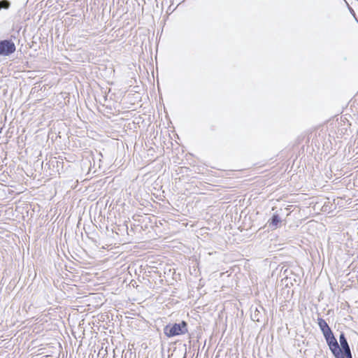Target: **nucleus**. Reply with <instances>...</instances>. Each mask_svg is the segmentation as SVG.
Instances as JSON below:
<instances>
[{
    "label": "nucleus",
    "instance_id": "obj_1",
    "mask_svg": "<svg viewBox=\"0 0 358 358\" xmlns=\"http://www.w3.org/2000/svg\"><path fill=\"white\" fill-rule=\"evenodd\" d=\"M317 324L334 358H352L350 345L343 332H341L339 335L338 343L331 327L325 320L318 317Z\"/></svg>",
    "mask_w": 358,
    "mask_h": 358
},
{
    "label": "nucleus",
    "instance_id": "obj_8",
    "mask_svg": "<svg viewBox=\"0 0 358 358\" xmlns=\"http://www.w3.org/2000/svg\"><path fill=\"white\" fill-rule=\"evenodd\" d=\"M296 282V279L294 278V280H292V282Z\"/></svg>",
    "mask_w": 358,
    "mask_h": 358
},
{
    "label": "nucleus",
    "instance_id": "obj_6",
    "mask_svg": "<svg viewBox=\"0 0 358 358\" xmlns=\"http://www.w3.org/2000/svg\"><path fill=\"white\" fill-rule=\"evenodd\" d=\"M259 311L257 309L255 310L254 314L251 315V318L253 321L259 322Z\"/></svg>",
    "mask_w": 358,
    "mask_h": 358
},
{
    "label": "nucleus",
    "instance_id": "obj_4",
    "mask_svg": "<svg viewBox=\"0 0 358 358\" xmlns=\"http://www.w3.org/2000/svg\"><path fill=\"white\" fill-rule=\"evenodd\" d=\"M281 222H282V220H281L280 215L275 213L268 220L267 224H268V227L271 230H274L280 227Z\"/></svg>",
    "mask_w": 358,
    "mask_h": 358
},
{
    "label": "nucleus",
    "instance_id": "obj_5",
    "mask_svg": "<svg viewBox=\"0 0 358 358\" xmlns=\"http://www.w3.org/2000/svg\"><path fill=\"white\" fill-rule=\"evenodd\" d=\"M10 6V2L8 0L0 1V10L1 9H8Z\"/></svg>",
    "mask_w": 358,
    "mask_h": 358
},
{
    "label": "nucleus",
    "instance_id": "obj_3",
    "mask_svg": "<svg viewBox=\"0 0 358 358\" xmlns=\"http://www.w3.org/2000/svg\"><path fill=\"white\" fill-rule=\"evenodd\" d=\"M16 47L11 40L0 41V55L8 56L15 52Z\"/></svg>",
    "mask_w": 358,
    "mask_h": 358
},
{
    "label": "nucleus",
    "instance_id": "obj_7",
    "mask_svg": "<svg viewBox=\"0 0 358 358\" xmlns=\"http://www.w3.org/2000/svg\"><path fill=\"white\" fill-rule=\"evenodd\" d=\"M289 280H291V279L288 278H285V282H286V286L287 287L289 285V282H288ZM289 283H290L291 285H293V282H292L290 281Z\"/></svg>",
    "mask_w": 358,
    "mask_h": 358
},
{
    "label": "nucleus",
    "instance_id": "obj_9",
    "mask_svg": "<svg viewBox=\"0 0 358 358\" xmlns=\"http://www.w3.org/2000/svg\"><path fill=\"white\" fill-rule=\"evenodd\" d=\"M296 282V279L294 278V280H292V282Z\"/></svg>",
    "mask_w": 358,
    "mask_h": 358
},
{
    "label": "nucleus",
    "instance_id": "obj_2",
    "mask_svg": "<svg viewBox=\"0 0 358 358\" xmlns=\"http://www.w3.org/2000/svg\"><path fill=\"white\" fill-rule=\"evenodd\" d=\"M188 324L182 320L179 323H169L164 327V334L168 338L184 335L188 332Z\"/></svg>",
    "mask_w": 358,
    "mask_h": 358
}]
</instances>
